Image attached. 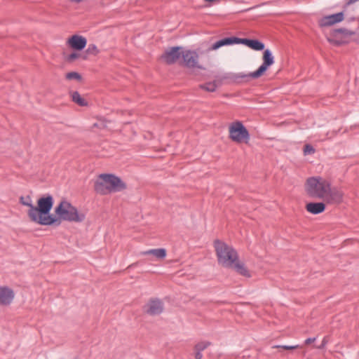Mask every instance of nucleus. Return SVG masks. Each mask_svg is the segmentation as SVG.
I'll return each mask as SVG.
<instances>
[{"mask_svg": "<svg viewBox=\"0 0 359 359\" xmlns=\"http://www.w3.org/2000/svg\"><path fill=\"white\" fill-rule=\"evenodd\" d=\"M215 248L219 264L224 267L232 268L239 274L250 277V273L245 264L238 261V255L236 250L220 241H215Z\"/></svg>", "mask_w": 359, "mask_h": 359, "instance_id": "f257e3e1", "label": "nucleus"}, {"mask_svg": "<svg viewBox=\"0 0 359 359\" xmlns=\"http://www.w3.org/2000/svg\"><path fill=\"white\" fill-rule=\"evenodd\" d=\"M53 202V198L50 194L40 198L37 202L38 207L34 206L32 210L27 211L30 220L40 225H60L58 219L50 214Z\"/></svg>", "mask_w": 359, "mask_h": 359, "instance_id": "f03ea898", "label": "nucleus"}, {"mask_svg": "<svg viewBox=\"0 0 359 359\" xmlns=\"http://www.w3.org/2000/svg\"><path fill=\"white\" fill-rule=\"evenodd\" d=\"M126 189V184L121 179L112 174H101L95 182V191L102 195L119 192Z\"/></svg>", "mask_w": 359, "mask_h": 359, "instance_id": "7ed1b4c3", "label": "nucleus"}, {"mask_svg": "<svg viewBox=\"0 0 359 359\" xmlns=\"http://www.w3.org/2000/svg\"><path fill=\"white\" fill-rule=\"evenodd\" d=\"M55 212L60 222V220L82 222L86 218L84 213L79 212L75 206L66 200L61 201L55 208Z\"/></svg>", "mask_w": 359, "mask_h": 359, "instance_id": "20e7f679", "label": "nucleus"}, {"mask_svg": "<svg viewBox=\"0 0 359 359\" xmlns=\"http://www.w3.org/2000/svg\"><path fill=\"white\" fill-rule=\"evenodd\" d=\"M330 183L321 177H311L307 179L305 189L309 196L324 199L330 191Z\"/></svg>", "mask_w": 359, "mask_h": 359, "instance_id": "39448f33", "label": "nucleus"}, {"mask_svg": "<svg viewBox=\"0 0 359 359\" xmlns=\"http://www.w3.org/2000/svg\"><path fill=\"white\" fill-rule=\"evenodd\" d=\"M233 44H243L255 50H262L264 49V43L257 39H241L236 36L222 39L214 43L209 50H215L222 46Z\"/></svg>", "mask_w": 359, "mask_h": 359, "instance_id": "423d86ee", "label": "nucleus"}, {"mask_svg": "<svg viewBox=\"0 0 359 359\" xmlns=\"http://www.w3.org/2000/svg\"><path fill=\"white\" fill-rule=\"evenodd\" d=\"M229 136L236 142H248L250 139L248 130L241 121L234 122L229 126Z\"/></svg>", "mask_w": 359, "mask_h": 359, "instance_id": "0eeeda50", "label": "nucleus"}, {"mask_svg": "<svg viewBox=\"0 0 359 359\" xmlns=\"http://www.w3.org/2000/svg\"><path fill=\"white\" fill-rule=\"evenodd\" d=\"M274 63V57L269 49H266L263 54V62L260 67L255 72H250L248 76L252 79L260 77L266 69Z\"/></svg>", "mask_w": 359, "mask_h": 359, "instance_id": "6e6552de", "label": "nucleus"}, {"mask_svg": "<svg viewBox=\"0 0 359 359\" xmlns=\"http://www.w3.org/2000/svg\"><path fill=\"white\" fill-rule=\"evenodd\" d=\"M182 64L188 68H199L202 67L198 65V55L194 50H183L182 55Z\"/></svg>", "mask_w": 359, "mask_h": 359, "instance_id": "1a4fd4ad", "label": "nucleus"}, {"mask_svg": "<svg viewBox=\"0 0 359 359\" xmlns=\"http://www.w3.org/2000/svg\"><path fill=\"white\" fill-rule=\"evenodd\" d=\"M144 311L150 316H156L161 314L163 309L164 305L163 302L158 299H151L144 307Z\"/></svg>", "mask_w": 359, "mask_h": 359, "instance_id": "9d476101", "label": "nucleus"}, {"mask_svg": "<svg viewBox=\"0 0 359 359\" xmlns=\"http://www.w3.org/2000/svg\"><path fill=\"white\" fill-rule=\"evenodd\" d=\"M182 47H172L165 51L161 58L168 64H173L182 57Z\"/></svg>", "mask_w": 359, "mask_h": 359, "instance_id": "9b49d317", "label": "nucleus"}, {"mask_svg": "<svg viewBox=\"0 0 359 359\" xmlns=\"http://www.w3.org/2000/svg\"><path fill=\"white\" fill-rule=\"evenodd\" d=\"M343 196L344 194L340 189L336 187L332 188L330 184V191L323 200H325L328 203L339 204L343 201Z\"/></svg>", "mask_w": 359, "mask_h": 359, "instance_id": "f8f14e48", "label": "nucleus"}, {"mask_svg": "<svg viewBox=\"0 0 359 359\" xmlns=\"http://www.w3.org/2000/svg\"><path fill=\"white\" fill-rule=\"evenodd\" d=\"M15 297L13 290L7 287H0V306L10 305Z\"/></svg>", "mask_w": 359, "mask_h": 359, "instance_id": "ddd939ff", "label": "nucleus"}, {"mask_svg": "<svg viewBox=\"0 0 359 359\" xmlns=\"http://www.w3.org/2000/svg\"><path fill=\"white\" fill-rule=\"evenodd\" d=\"M343 20L344 13L340 12L323 17L320 20V25L323 27H328L340 22Z\"/></svg>", "mask_w": 359, "mask_h": 359, "instance_id": "4468645a", "label": "nucleus"}, {"mask_svg": "<svg viewBox=\"0 0 359 359\" xmlns=\"http://www.w3.org/2000/svg\"><path fill=\"white\" fill-rule=\"evenodd\" d=\"M67 43L72 48L81 50L86 47L87 40L84 36L73 35L68 39Z\"/></svg>", "mask_w": 359, "mask_h": 359, "instance_id": "2eb2a0df", "label": "nucleus"}, {"mask_svg": "<svg viewBox=\"0 0 359 359\" xmlns=\"http://www.w3.org/2000/svg\"><path fill=\"white\" fill-rule=\"evenodd\" d=\"M306 210L313 215H318L325 210V205L322 202L309 203L306 205Z\"/></svg>", "mask_w": 359, "mask_h": 359, "instance_id": "dca6fc26", "label": "nucleus"}, {"mask_svg": "<svg viewBox=\"0 0 359 359\" xmlns=\"http://www.w3.org/2000/svg\"><path fill=\"white\" fill-rule=\"evenodd\" d=\"M140 254L142 255H154L157 259H163L166 256V250L164 248L151 249L143 251Z\"/></svg>", "mask_w": 359, "mask_h": 359, "instance_id": "f3484780", "label": "nucleus"}, {"mask_svg": "<svg viewBox=\"0 0 359 359\" xmlns=\"http://www.w3.org/2000/svg\"><path fill=\"white\" fill-rule=\"evenodd\" d=\"M72 99L73 102L81 107H84L88 104V102L81 96V95L77 91L73 92L72 93Z\"/></svg>", "mask_w": 359, "mask_h": 359, "instance_id": "a211bd4d", "label": "nucleus"}, {"mask_svg": "<svg viewBox=\"0 0 359 359\" xmlns=\"http://www.w3.org/2000/svg\"><path fill=\"white\" fill-rule=\"evenodd\" d=\"M20 202L22 205L29 207L28 211L32 210V208H34L32 200L29 196L26 197L21 196L20 198Z\"/></svg>", "mask_w": 359, "mask_h": 359, "instance_id": "6ab92c4d", "label": "nucleus"}, {"mask_svg": "<svg viewBox=\"0 0 359 359\" xmlns=\"http://www.w3.org/2000/svg\"><path fill=\"white\" fill-rule=\"evenodd\" d=\"M200 87L206 91L214 92L217 88V85L215 82H208L203 85H201Z\"/></svg>", "mask_w": 359, "mask_h": 359, "instance_id": "aec40b11", "label": "nucleus"}, {"mask_svg": "<svg viewBox=\"0 0 359 359\" xmlns=\"http://www.w3.org/2000/svg\"><path fill=\"white\" fill-rule=\"evenodd\" d=\"M66 79H69V80H72V79L80 80L81 79V76L77 72H71L66 74Z\"/></svg>", "mask_w": 359, "mask_h": 359, "instance_id": "412c9836", "label": "nucleus"}, {"mask_svg": "<svg viewBox=\"0 0 359 359\" xmlns=\"http://www.w3.org/2000/svg\"><path fill=\"white\" fill-rule=\"evenodd\" d=\"M87 52L89 54H93L94 55H96L100 53V50H98L97 47L95 44H90L87 49Z\"/></svg>", "mask_w": 359, "mask_h": 359, "instance_id": "4be33fe9", "label": "nucleus"}, {"mask_svg": "<svg viewBox=\"0 0 359 359\" xmlns=\"http://www.w3.org/2000/svg\"><path fill=\"white\" fill-rule=\"evenodd\" d=\"M336 32H338V33H340V34H345L346 36H352V35H353L355 34L354 32L348 30V29H345V28L337 29H336Z\"/></svg>", "mask_w": 359, "mask_h": 359, "instance_id": "5701e85b", "label": "nucleus"}, {"mask_svg": "<svg viewBox=\"0 0 359 359\" xmlns=\"http://www.w3.org/2000/svg\"><path fill=\"white\" fill-rule=\"evenodd\" d=\"M314 152H315V149L311 145H310V144L305 145V147L304 148V154L305 155L312 154H314Z\"/></svg>", "mask_w": 359, "mask_h": 359, "instance_id": "b1692460", "label": "nucleus"}, {"mask_svg": "<svg viewBox=\"0 0 359 359\" xmlns=\"http://www.w3.org/2000/svg\"><path fill=\"white\" fill-rule=\"evenodd\" d=\"M328 343V339H327V337H325L322 341H321V344L316 346V348H318V349H323L325 348L326 345Z\"/></svg>", "mask_w": 359, "mask_h": 359, "instance_id": "393cba45", "label": "nucleus"}, {"mask_svg": "<svg viewBox=\"0 0 359 359\" xmlns=\"http://www.w3.org/2000/svg\"><path fill=\"white\" fill-rule=\"evenodd\" d=\"M276 348H283L285 350H293L299 347V345L294 346H287V345H282V346H276Z\"/></svg>", "mask_w": 359, "mask_h": 359, "instance_id": "a878e982", "label": "nucleus"}, {"mask_svg": "<svg viewBox=\"0 0 359 359\" xmlns=\"http://www.w3.org/2000/svg\"><path fill=\"white\" fill-rule=\"evenodd\" d=\"M208 343H201V344H198L196 346V349L197 351H203L205 348H207L208 346Z\"/></svg>", "mask_w": 359, "mask_h": 359, "instance_id": "bb28decb", "label": "nucleus"}, {"mask_svg": "<svg viewBox=\"0 0 359 359\" xmlns=\"http://www.w3.org/2000/svg\"><path fill=\"white\" fill-rule=\"evenodd\" d=\"M316 337H309V338H307L305 341H304V344H310L311 343H313L314 341H316Z\"/></svg>", "mask_w": 359, "mask_h": 359, "instance_id": "cd10ccee", "label": "nucleus"}, {"mask_svg": "<svg viewBox=\"0 0 359 359\" xmlns=\"http://www.w3.org/2000/svg\"><path fill=\"white\" fill-rule=\"evenodd\" d=\"M78 56H79V54H77L76 53H73L68 56V60L70 61L74 60L76 59L78 57Z\"/></svg>", "mask_w": 359, "mask_h": 359, "instance_id": "c85d7f7f", "label": "nucleus"}, {"mask_svg": "<svg viewBox=\"0 0 359 359\" xmlns=\"http://www.w3.org/2000/svg\"><path fill=\"white\" fill-rule=\"evenodd\" d=\"M202 356H203V355L201 353V351H197V352L196 353V355H195L196 359H201Z\"/></svg>", "mask_w": 359, "mask_h": 359, "instance_id": "c756f323", "label": "nucleus"}, {"mask_svg": "<svg viewBox=\"0 0 359 359\" xmlns=\"http://www.w3.org/2000/svg\"><path fill=\"white\" fill-rule=\"evenodd\" d=\"M358 1H359V0H348L347 4H354L355 2H358Z\"/></svg>", "mask_w": 359, "mask_h": 359, "instance_id": "7c9ffc66", "label": "nucleus"}, {"mask_svg": "<svg viewBox=\"0 0 359 359\" xmlns=\"http://www.w3.org/2000/svg\"><path fill=\"white\" fill-rule=\"evenodd\" d=\"M72 3L79 4L83 1V0H69Z\"/></svg>", "mask_w": 359, "mask_h": 359, "instance_id": "2f4dec72", "label": "nucleus"}]
</instances>
